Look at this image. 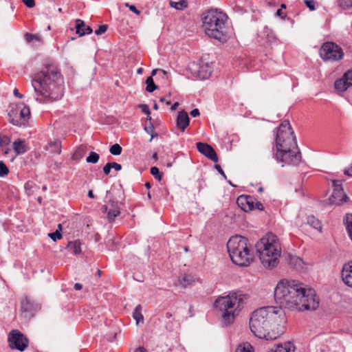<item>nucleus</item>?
<instances>
[{
    "label": "nucleus",
    "mask_w": 352,
    "mask_h": 352,
    "mask_svg": "<svg viewBox=\"0 0 352 352\" xmlns=\"http://www.w3.org/2000/svg\"><path fill=\"white\" fill-rule=\"evenodd\" d=\"M274 299L279 307H263L251 314L250 330L261 339L274 340L283 334L286 317L283 308L314 311L320 303L314 289H306L302 283L294 280L279 281L274 289Z\"/></svg>",
    "instance_id": "1"
},
{
    "label": "nucleus",
    "mask_w": 352,
    "mask_h": 352,
    "mask_svg": "<svg viewBox=\"0 0 352 352\" xmlns=\"http://www.w3.org/2000/svg\"><path fill=\"white\" fill-rule=\"evenodd\" d=\"M36 100L49 103L61 99L64 93V79L57 65H45L34 74L32 80Z\"/></svg>",
    "instance_id": "2"
},
{
    "label": "nucleus",
    "mask_w": 352,
    "mask_h": 352,
    "mask_svg": "<svg viewBox=\"0 0 352 352\" xmlns=\"http://www.w3.org/2000/svg\"><path fill=\"white\" fill-rule=\"evenodd\" d=\"M275 130H276V160L286 164H298L301 160V153L289 122L288 120L283 121Z\"/></svg>",
    "instance_id": "3"
},
{
    "label": "nucleus",
    "mask_w": 352,
    "mask_h": 352,
    "mask_svg": "<svg viewBox=\"0 0 352 352\" xmlns=\"http://www.w3.org/2000/svg\"><path fill=\"white\" fill-rule=\"evenodd\" d=\"M227 15L217 9H210L202 14V28L209 38L225 43L227 41Z\"/></svg>",
    "instance_id": "4"
},
{
    "label": "nucleus",
    "mask_w": 352,
    "mask_h": 352,
    "mask_svg": "<svg viewBox=\"0 0 352 352\" xmlns=\"http://www.w3.org/2000/svg\"><path fill=\"white\" fill-rule=\"evenodd\" d=\"M256 254L262 265L267 269H273L279 263L281 247L276 237L268 234L255 244Z\"/></svg>",
    "instance_id": "5"
},
{
    "label": "nucleus",
    "mask_w": 352,
    "mask_h": 352,
    "mask_svg": "<svg viewBox=\"0 0 352 352\" xmlns=\"http://www.w3.org/2000/svg\"><path fill=\"white\" fill-rule=\"evenodd\" d=\"M248 296L241 292L230 293L226 296L219 297L214 302V306L222 312V318L227 324L233 322L236 311L241 310L246 304Z\"/></svg>",
    "instance_id": "6"
},
{
    "label": "nucleus",
    "mask_w": 352,
    "mask_h": 352,
    "mask_svg": "<svg viewBox=\"0 0 352 352\" xmlns=\"http://www.w3.org/2000/svg\"><path fill=\"white\" fill-rule=\"evenodd\" d=\"M231 261L239 266H248L253 261L252 246L248 239L241 236H232L227 243Z\"/></svg>",
    "instance_id": "7"
},
{
    "label": "nucleus",
    "mask_w": 352,
    "mask_h": 352,
    "mask_svg": "<svg viewBox=\"0 0 352 352\" xmlns=\"http://www.w3.org/2000/svg\"><path fill=\"white\" fill-rule=\"evenodd\" d=\"M8 116L10 122L16 126H21L25 124V121L29 119L30 111L28 107L20 102L10 106Z\"/></svg>",
    "instance_id": "8"
},
{
    "label": "nucleus",
    "mask_w": 352,
    "mask_h": 352,
    "mask_svg": "<svg viewBox=\"0 0 352 352\" xmlns=\"http://www.w3.org/2000/svg\"><path fill=\"white\" fill-rule=\"evenodd\" d=\"M319 53L321 58L324 61H338L344 56L342 49L333 42L323 43Z\"/></svg>",
    "instance_id": "9"
},
{
    "label": "nucleus",
    "mask_w": 352,
    "mask_h": 352,
    "mask_svg": "<svg viewBox=\"0 0 352 352\" xmlns=\"http://www.w3.org/2000/svg\"><path fill=\"white\" fill-rule=\"evenodd\" d=\"M8 341L11 349L19 351H24L29 344L26 336L17 329H13L9 333Z\"/></svg>",
    "instance_id": "10"
},
{
    "label": "nucleus",
    "mask_w": 352,
    "mask_h": 352,
    "mask_svg": "<svg viewBox=\"0 0 352 352\" xmlns=\"http://www.w3.org/2000/svg\"><path fill=\"white\" fill-rule=\"evenodd\" d=\"M333 192L330 197L325 201V204L329 205H340L349 200V197L344 193L342 187L340 180H333Z\"/></svg>",
    "instance_id": "11"
},
{
    "label": "nucleus",
    "mask_w": 352,
    "mask_h": 352,
    "mask_svg": "<svg viewBox=\"0 0 352 352\" xmlns=\"http://www.w3.org/2000/svg\"><path fill=\"white\" fill-rule=\"evenodd\" d=\"M40 309V306L34 300L25 296L21 302V311L25 316H33V313Z\"/></svg>",
    "instance_id": "12"
},
{
    "label": "nucleus",
    "mask_w": 352,
    "mask_h": 352,
    "mask_svg": "<svg viewBox=\"0 0 352 352\" xmlns=\"http://www.w3.org/2000/svg\"><path fill=\"white\" fill-rule=\"evenodd\" d=\"M197 148L201 154L210 159L214 162H218V156L214 149L208 144L203 142H197L196 144Z\"/></svg>",
    "instance_id": "13"
},
{
    "label": "nucleus",
    "mask_w": 352,
    "mask_h": 352,
    "mask_svg": "<svg viewBox=\"0 0 352 352\" xmlns=\"http://www.w3.org/2000/svg\"><path fill=\"white\" fill-rule=\"evenodd\" d=\"M255 198L250 195H241L236 199V204L245 212L254 210Z\"/></svg>",
    "instance_id": "14"
},
{
    "label": "nucleus",
    "mask_w": 352,
    "mask_h": 352,
    "mask_svg": "<svg viewBox=\"0 0 352 352\" xmlns=\"http://www.w3.org/2000/svg\"><path fill=\"white\" fill-rule=\"evenodd\" d=\"M341 276L344 284L352 287V260L343 265Z\"/></svg>",
    "instance_id": "15"
},
{
    "label": "nucleus",
    "mask_w": 352,
    "mask_h": 352,
    "mask_svg": "<svg viewBox=\"0 0 352 352\" xmlns=\"http://www.w3.org/2000/svg\"><path fill=\"white\" fill-rule=\"evenodd\" d=\"M189 122L190 118L188 113L184 110L179 111L176 120L177 128L180 129L182 132H184L189 125Z\"/></svg>",
    "instance_id": "16"
},
{
    "label": "nucleus",
    "mask_w": 352,
    "mask_h": 352,
    "mask_svg": "<svg viewBox=\"0 0 352 352\" xmlns=\"http://www.w3.org/2000/svg\"><path fill=\"white\" fill-rule=\"evenodd\" d=\"M76 32L79 36H82L86 34H90L93 30L92 28L87 25L84 21L81 19H76L75 21Z\"/></svg>",
    "instance_id": "17"
},
{
    "label": "nucleus",
    "mask_w": 352,
    "mask_h": 352,
    "mask_svg": "<svg viewBox=\"0 0 352 352\" xmlns=\"http://www.w3.org/2000/svg\"><path fill=\"white\" fill-rule=\"evenodd\" d=\"M12 146L16 155L23 154L28 151V147L24 140L18 139L13 142Z\"/></svg>",
    "instance_id": "18"
},
{
    "label": "nucleus",
    "mask_w": 352,
    "mask_h": 352,
    "mask_svg": "<svg viewBox=\"0 0 352 352\" xmlns=\"http://www.w3.org/2000/svg\"><path fill=\"white\" fill-rule=\"evenodd\" d=\"M10 138L8 136L0 134V149L5 155H7L10 151Z\"/></svg>",
    "instance_id": "19"
},
{
    "label": "nucleus",
    "mask_w": 352,
    "mask_h": 352,
    "mask_svg": "<svg viewBox=\"0 0 352 352\" xmlns=\"http://www.w3.org/2000/svg\"><path fill=\"white\" fill-rule=\"evenodd\" d=\"M157 71V69H153L151 72V76L148 77L146 80V82H145V83L146 85V90L149 93H152L155 90L158 89V87L155 84L154 80L152 77L153 76L155 75Z\"/></svg>",
    "instance_id": "20"
},
{
    "label": "nucleus",
    "mask_w": 352,
    "mask_h": 352,
    "mask_svg": "<svg viewBox=\"0 0 352 352\" xmlns=\"http://www.w3.org/2000/svg\"><path fill=\"white\" fill-rule=\"evenodd\" d=\"M195 280L192 275L185 274L178 279L179 284L184 288L192 285Z\"/></svg>",
    "instance_id": "21"
},
{
    "label": "nucleus",
    "mask_w": 352,
    "mask_h": 352,
    "mask_svg": "<svg viewBox=\"0 0 352 352\" xmlns=\"http://www.w3.org/2000/svg\"><path fill=\"white\" fill-rule=\"evenodd\" d=\"M347 82L344 80L342 76L341 78L336 80L334 83L335 89L339 91H346L349 85L346 83Z\"/></svg>",
    "instance_id": "22"
},
{
    "label": "nucleus",
    "mask_w": 352,
    "mask_h": 352,
    "mask_svg": "<svg viewBox=\"0 0 352 352\" xmlns=\"http://www.w3.org/2000/svg\"><path fill=\"white\" fill-rule=\"evenodd\" d=\"M133 317L135 320L136 323L144 322V316L142 314V306L138 305L133 312Z\"/></svg>",
    "instance_id": "23"
},
{
    "label": "nucleus",
    "mask_w": 352,
    "mask_h": 352,
    "mask_svg": "<svg viewBox=\"0 0 352 352\" xmlns=\"http://www.w3.org/2000/svg\"><path fill=\"white\" fill-rule=\"evenodd\" d=\"M307 223L316 230H321L322 229L320 221L313 215L307 217Z\"/></svg>",
    "instance_id": "24"
},
{
    "label": "nucleus",
    "mask_w": 352,
    "mask_h": 352,
    "mask_svg": "<svg viewBox=\"0 0 352 352\" xmlns=\"http://www.w3.org/2000/svg\"><path fill=\"white\" fill-rule=\"evenodd\" d=\"M121 208L109 209L107 212V218L109 223H113L116 217L120 214Z\"/></svg>",
    "instance_id": "25"
},
{
    "label": "nucleus",
    "mask_w": 352,
    "mask_h": 352,
    "mask_svg": "<svg viewBox=\"0 0 352 352\" xmlns=\"http://www.w3.org/2000/svg\"><path fill=\"white\" fill-rule=\"evenodd\" d=\"M170 6L178 10H183L188 7L187 0H179L178 2L170 1Z\"/></svg>",
    "instance_id": "26"
},
{
    "label": "nucleus",
    "mask_w": 352,
    "mask_h": 352,
    "mask_svg": "<svg viewBox=\"0 0 352 352\" xmlns=\"http://www.w3.org/2000/svg\"><path fill=\"white\" fill-rule=\"evenodd\" d=\"M80 244L79 241H70L68 243V248L72 250L74 254H78L81 252Z\"/></svg>",
    "instance_id": "27"
},
{
    "label": "nucleus",
    "mask_w": 352,
    "mask_h": 352,
    "mask_svg": "<svg viewBox=\"0 0 352 352\" xmlns=\"http://www.w3.org/2000/svg\"><path fill=\"white\" fill-rule=\"evenodd\" d=\"M235 352H254V349L250 344L244 342L238 346Z\"/></svg>",
    "instance_id": "28"
},
{
    "label": "nucleus",
    "mask_w": 352,
    "mask_h": 352,
    "mask_svg": "<svg viewBox=\"0 0 352 352\" xmlns=\"http://www.w3.org/2000/svg\"><path fill=\"white\" fill-rule=\"evenodd\" d=\"M338 6L342 10L352 8V0H337Z\"/></svg>",
    "instance_id": "29"
},
{
    "label": "nucleus",
    "mask_w": 352,
    "mask_h": 352,
    "mask_svg": "<svg viewBox=\"0 0 352 352\" xmlns=\"http://www.w3.org/2000/svg\"><path fill=\"white\" fill-rule=\"evenodd\" d=\"M100 156L98 153L94 151L89 153V156L86 159L87 163L96 164L98 162Z\"/></svg>",
    "instance_id": "30"
},
{
    "label": "nucleus",
    "mask_w": 352,
    "mask_h": 352,
    "mask_svg": "<svg viewBox=\"0 0 352 352\" xmlns=\"http://www.w3.org/2000/svg\"><path fill=\"white\" fill-rule=\"evenodd\" d=\"M122 148L118 144H114L109 148V152L113 155H119L121 154Z\"/></svg>",
    "instance_id": "31"
},
{
    "label": "nucleus",
    "mask_w": 352,
    "mask_h": 352,
    "mask_svg": "<svg viewBox=\"0 0 352 352\" xmlns=\"http://www.w3.org/2000/svg\"><path fill=\"white\" fill-rule=\"evenodd\" d=\"M25 39L28 43H31L34 40L40 41H41V36L38 34H32L30 33H25L24 35Z\"/></svg>",
    "instance_id": "32"
},
{
    "label": "nucleus",
    "mask_w": 352,
    "mask_h": 352,
    "mask_svg": "<svg viewBox=\"0 0 352 352\" xmlns=\"http://www.w3.org/2000/svg\"><path fill=\"white\" fill-rule=\"evenodd\" d=\"M50 147L52 152H54L57 154H60L61 153V145L60 142H54L50 144Z\"/></svg>",
    "instance_id": "33"
},
{
    "label": "nucleus",
    "mask_w": 352,
    "mask_h": 352,
    "mask_svg": "<svg viewBox=\"0 0 352 352\" xmlns=\"http://www.w3.org/2000/svg\"><path fill=\"white\" fill-rule=\"evenodd\" d=\"M9 173V169L3 161H0V177H4Z\"/></svg>",
    "instance_id": "34"
},
{
    "label": "nucleus",
    "mask_w": 352,
    "mask_h": 352,
    "mask_svg": "<svg viewBox=\"0 0 352 352\" xmlns=\"http://www.w3.org/2000/svg\"><path fill=\"white\" fill-rule=\"evenodd\" d=\"M85 149L83 148H78L73 154L72 158L75 160H79L83 156Z\"/></svg>",
    "instance_id": "35"
},
{
    "label": "nucleus",
    "mask_w": 352,
    "mask_h": 352,
    "mask_svg": "<svg viewBox=\"0 0 352 352\" xmlns=\"http://www.w3.org/2000/svg\"><path fill=\"white\" fill-rule=\"evenodd\" d=\"M151 173L159 181L162 179V174L157 167L153 166L151 168Z\"/></svg>",
    "instance_id": "36"
},
{
    "label": "nucleus",
    "mask_w": 352,
    "mask_h": 352,
    "mask_svg": "<svg viewBox=\"0 0 352 352\" xmlns=\"http://www.w3.org/2000/svg\"><path fill=\"white\" fill-rule=\"evenodd\" d=\"M48 236L54 241H56L58 239L62 238V234L60 232V230H56L54 232L49 233Z\"/></svg>",
    "instance_id": "37"
},
{
    "label": "nucleus",
    "mask_w": 352,
    "mask_h": 352,
    "mask_svg": "<svg viewBox=\"0 0 352 352\" xmlns=\"http://www.w3.org/2000/svg\"><path fill=\"white\" fill-rule=\"evenodd\" d=\"M144 130H145L148 133H150V134L151 135V139H150L149 142H151L152 139H153L155 136H157V133H155L153 132L154 126H153V125L151 123H150V125H149L148 127L145 126V127H144Z\"/></svg>",
    "instance_id": "38"
},
{
    "label": "nucleus",
    "mask_w": 352,
    "mask_h": 352,
    "mask_svg": "<svg viewBox=\"0 0 352 352\" xmlns=\"http://www.w3.org/2000/svg\"><path fill=\"white\" fill-rule=\"evenodd\" d=\"M343 77L344 80L347 82L346 83L350 86H352V71L346 72Z\"/></svg>",
    "instance_id": "39"
},
{
    "label": "nucleus",
    "mask_w": 352,
    "mask_h": 352,
    "mask_svg": "<svg viewBox=\"0 0 352 352\" xmlns=\"http://www.w3.org/2000/svg\"><path fill=\"white\" fill-rule=\"evenodd\" d=\"M108 25H101L98 27L97 30H95V34L96 35H101L105 33L107 30Z\"/></svg>",
    "instance_id": "40"
},
{
    "label": "nucleus",
    "mask_w": 352,
    "mask_h": 352,
    "mask_svg": "<svg viewBox=\"0 0 352 352\" xmlns=\"http://www.w3.org/2000/svg\"><path fill=\"white\" fill-rule=\"evenodd\" d=\"M109 204L111 206V209L121 208V203L116 200L110 199Z\"/></svg>",
    "instance_id": "41"
},
{
    "label": "nucleus",
    "mask_w": 352,
    "mask_h": 352,
    "mask_svg": "<svg viewBox=\"0 0 352 352\" xmlns=\"http://www.w3.org/2000/svg\"><path fill=\"white\" fill-rule=\"evenodd\" d=\"M139 108L146 115L149 116L151 114L149 107L147 104H140Z\"/></svg>",
    "instance_id": "42"
},
{
    "label": "nucleus",
    "mask_w": 352,
    "mask_h": 352,
    "mask_svg": "<svg viewBox=\"0 0 352 352\" xmlns=\"http://www.w3.org/2000/svg\"><path fill=\"white\" fill-rule=\"evenodd\" d=\"M125 6H126V7H127V8H129V9L131 12H133L135 13V14H138V15H139V14H140V10H138L134 5H131V4H129V3H125Z\"/></svg>",
    "instance_id": "43"
},
{
    "label": "nucleus",
    "mask_w": 352,
    "mask_h": 352,
    "mask_svg": "<svg viewBox=\"0 0 352 352\" xmlns=\"http://www.w3.org/2000/svg\"><path fill=\"white\" fill-rule=\"evenodd\" d=\"M305 3L310 10H316L315 3L313 0H305Z\"/></svg>",
    "instance_id": "44"
},
{
    "label": "nucleus",
    "mask_w": 352,
    "mask_h": 352,
    "mask_svg": "<svg viewBox=\"0 0 352 352\" xmlns=\"http://www.w3.org/2000/svg\"><path fill=\"white\" fill-rule=\"evenodd\" d=\"M254 210L262 211L264 210V206L260 201H258L255 199L254 203Z\"/></svg>",
    "instance_id": "45"
},
{
    "label": "nucleus",
    "mask_w": 352,
    "mask_h": 352,
    "mask_svg": "<svg viewBox=\"0 0 352 352\" xmlns=\"http://www.w3.org/2000/svg\"><path fill=\"white\" fill-rule=\"evenodd\" d=\"M111 163L110 162H108L103 167V171H104V173L107 175H108L110 172H111Z\"/></svg>",
    "instance_id": "46"
},
{
    "label": "nucleus",
    "mask_w": 352,
    "mask_h": 352,
    "mask_svg": "<svg viewBox=\"0 0 352 352\" xmlns=\"http://www.w3.org/2000/svg\"><path fill=\"white\" fill-rule=\"evenodd\" d=\"M23 2L28 8H33L35 6L34 0H23Z\"/></svg>",
    "instance_id": "47"
},
{
    "label": "nucleus",
    "mask_w": 352,
    "mask_h": 352,
    "mask_svg": "<svg viewBox=\"0 0 352 352\" xmlns=\"http://www.w3.org/2000/svg\"><path fill=\"white\" fill-rule=\"evenodd\" d=\"M214 168L215 169L223 176V177L226 179L227 177H226V175L224 173V171L223 170V169L221 168V166L219 165V164H216L214 166Z\"/></svg>",
    "instance_id": "48"
},
{
    "label": "nucleus",
    "mask_w": 352,
    "mask_h": 352,
    "mask_svg": "<svg viewBox=\"0 0 352 352\" xmlns=\"http://www.w3.org/2000/svg\"><path fill=\"white\" fill-rule=\"evenodd\" d=\"M276 15L280 17L281 19H285L286 17V14L283 12L282 9H278Z\"/></svg>",
    "instance_id": "49"
},
{
    "label": "nucleus",
    "mask_w": 352,
    "mask_h": 352,
    "mask_svg": "<svg viewBox=\"0 0 352 352\" xmlns=\"http://www.w3.org/2000/svg\"><path fill=\"white\" fill-rule=\"evenodd\" d=\"M111 166L112 168L116 169V170H120L122 169V166L120 164L116 162H110Z\"/></svg>",
    "instance_id": "50"
},
{
    "label": "nucleus",
    "mask_w": 352,
    "mask_h": 352,
    "mask_svg": "<svg viewBox=\"0 0 352 352\" xmlns=\"http://www.w3.org/2000/svg\"><path fill=\"white\" fill-rule=\"evenodd\" d=\"M190 114L192 116V117H197V116H199L200 113H199V110L198 109H193Z\"/></svg>",
    "instance_id": "51"
},
{
    "label": "nucleus",
    "mask_w": 352,
    "mask_h": 352,
    "mask_svg": "<svg viewBox=\"0 0 352 352\" xmlns=\"http://www.w3.org/2000/svg\"><path fill=\"white\" fill-rule=\"evenodd\" d=\"M14 95L17 97V98H23V95L21 94L19 92V90L15 88L14 90Z\"/></svg>",
    "instance_id": "52"
},
{
    "label": "nucleus",
    "mask_w": 352,
    "mask_h": 352,
    "mask_svg": "<svg viewBox=\"0 0 352 352\" xmlns=\"http://www.w3.org/2000/svg\"><path fill=\"white\" fill-rule=\"evenodd\" d=\"M82 286L80 283H75L74 286V289L76 290H80L82 289Z\"/></svg>",
    "instance_id": "53"
},
{
    "label": "nucleus",
    "mask_w": 352,
    "mask_h": 352,
    "mask_svg": "<svg viewBox=\"0 0 352 352\" xmlns=\"http://www.w3.org/2000/svg\"><path fill=\"white\" fill-rule=\"evenodd\" d=\"M178 106H179L178 102L174 103L170 107L171 111H175L177 109V108L178 107Z\"/></svg>",
    "instance_id": "54"
},
{
    "label": "nucleus",
    "mask_w": 352,
    "mask_h": 352,
    "mask_svg": "<svg viewBox=\"0 0 352 352\" xmlns=\"http://www.w3.org/2000/svg\"><path fill=\"white\" fill-rule=\"evenodd\" d=\"M135 352H147V351L144 347H138Z\"/></svg>",
    "instance_id": "55"
},
{
    "label": "nucleus",
    "mask_w": 352,
    "mask_h": 352,
    "mask_svg": "<svg viewBox=\"0 0 352 352\" xmlns=\"http://www.w3.org/2000/svg\"><path fill=\"white\" fill-rule=\"evenodd\" d=\"M101 209L103 212H107V213L108 210H109V209H108V206H105V205L103 206Z\"/></svg>",
    "instance_id": "56"
},
{
    "label": "nucleus",
    "mask_w": 352,
    "mask_h": 352,
    "mask_svg": "<svg viewBox=\"0 0 352 352\" xmlns=\"http://www.w3.org/2000/svg\"><path fill=\"white\" fill-rule=\"evenodd\" d=\"M88 197H89V198H91V199L94 197V193H93V191H92V190H89V191L88 192Z\"/></svg>",
    "instance_id": "57"
},
{
    "label": "nucleus",
    "mask_w": 352,
    "mask_h": 352,
    "mask_svg": "<svg viewBox=\"0 0 352 352\" xmlns=\"http://www.w3.org/2000/svg\"><path fill=\"white\" fill-rule=\"evenodd\" d=\"M172 316H173V315H172V314H171V313L167 312V313L166 314V318H171Z\"/></svg>",
    "instance_id": "58"
},
{
    "label": "nucleus",
    "mask_w": 352,
    "mask_h": 352,
    "mask_svg": "<svg viewBox=\"0 0 352 352\" xmlns=\"http://www.w3.org/2000/svg\"><path fill=\"white\" fill-rule=\"evenodd\" d=\"M145 187L146 188V189H149L151 187V185L149 182H147L145 184Z\"/></svg>",
    "instance_id": "59"
},
{
    "label": "nucleus",
    "mask_w": 352,
    "mask_h": 352,
    "mask_svg": "<svg viewBox=\"0 0 352 352\" xmlns=\"http://www.w3.org/2000/svg\"><path fill=\"white\" fill-rule=\"evenodd\" d=\"M56 230H60V232H61L62 230V226L60 223L58 225V229Z\"/></svg>",
    "instance_id": "60"
},
{
    "label": "nucleus",
    "mask_w": 352,
    "mask_h": 352,
    "mask_svg": "<svg viewBox=\"0 0 352 352\" xmlns=\"http://www.w3.org/2000/svg\"><path fill=\"white\" fill-rule=\"evenodd\" d=\"M153 158L155 159V160L157 159V154L156 153H154L153 154Z\"/></svg>",
    "instance_id": "61"
},
{
    "label": "nucleus",
    "mask_w": 352,
    "mask_h": 352,
    "mask_svg": "<svg viewBox=\"0 0 352 352\" xmlns=\"http://www.w3.org/2000/svg\"><path fill=\"white\" fill-rule=\"evenodd\" d=\"M96 274H97V275H98V276H101V274H102L101 270H97Z\"/></svg>",
    "instance_id": "62"
},
{
    "label": "nucleus",
    "mask_w": 352,
    "mask_h": 352,
    "mask_svg": "<svg viewBox=\"0 0 352 352\" xmlns=\"http://www.w3.org/2000/svg\"><path fill=\"white\" fill-rule=\"evenodd\" d=\"M285 8H286V5L285 3H282L280 9L283 10V9H285Z\"/></svg>",
    "instance_id": "63"
},
{
    "label": "nucleus",
    "mask_w": 352,
    "mask_h": 352,
    "mask_svg": "<svg viewBox=\"0 0 352 352\" xmlns=\"http://www.w3.org/2000/svg\"><path fill=\"white\" fill-rule=\"evenodd\" d=\"M153 109H155V110L158 109V105L157 104V103L154 104Z\"/></svg>",
    "instance_id": "64"
}]
</instances>
